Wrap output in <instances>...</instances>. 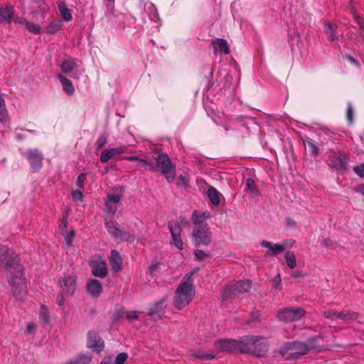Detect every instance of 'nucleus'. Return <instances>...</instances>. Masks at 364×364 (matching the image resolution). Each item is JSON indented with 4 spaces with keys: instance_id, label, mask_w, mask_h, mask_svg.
<instances>
[{
    "instance_id": "obj_47",
    "label": "nucleus",
    "mask_w": 364,
    "mask_h": 364,
    "mask_svg": "<svg viewBox=\"0 0 364 364\" xmlns=\"http://www.w3.org/2000/svg\"><path fill=\"white\" fill-rule=\"evenodd\" d=\"M72 196L73 199L76 200H82L83 198L82 193L80 190H75L73 191Z\"/></svg>"
},
{
    "instance_id": "obj_43",
    "label": "nucleus",
    "mask_w": 364,
    "mask_h": 364,
    "mask_svg": "<svg viewBox=\"0 0 364 364\" xmlns=\"http://www.w3.org/2000/svg\"><path fill=\"white\" fill-rule=\"evenodd\" d=\"M198 270V268H195L192 272H190L189 273H188L183 278V281L181 282V283H190L191 285H193V279H192V277L193 275L197 272Z\"/></svg>"
},
{
    "instance_id": "obj_42",
    "label": "nucleus",
    "mask_w": 364,
    "mask_h": 364,
    "mask_svg": "<svg viewBox=\"0 0 364 364\" xmlns=\"http://www.w3.org/2000/svg\"><path fill=\"white\" fill-rule=\"evenodd\" d=\"M39 316H40V319L42 320L44 323H48L49 315H48L47 309L44 306H41V308L40 309Z\"/></svg>"
},
{
    "instance_id": "obj_22",
    "label": "nucleus",
    "mask_w": 364,
    "mask_h": 364,
    "mask_svg": "<svg viewBox=\"0 0 364 364\" xmlns=\"http://www.w3.org/2000/svg\"><path fill=\"white\" fill-rule=\"evenodd\" d=\"M57 77L63 86V91L68 95H73L75 92V87L72 82L62 74H58Z\"/></svg>"
},
{
    "instance_id": "obj_18",
    "label": "nucleus",
    "mask_w": 364,
    "mask_h": 364,
    "mask_svg": "<svg viewBox=\"0 0 364 364\" xmlns=\"http://www.w3.org/2000/svg\"><path fill=\"white\" fill-rule=\"evenodd\" d=\"M102 287L97 279H91L87 284V291L93 297H97L101 294Z\"/></svg>"
},
{
    "instance_id": "obj_30",
    "label": "nucleus",
    "mask_w": 364,
    "mask_h": 364,
    "mask_svg": "<svg viewBox=\"0 0 364 364\" xmlns=\"http://www.w3.org/2000/svg\"><path fill=\"white\" fill-rule=\"evenodd\" d=\"M246 190L252 196L255 197L259 195V191L255 181L252 178H247L246 181Z\"/></svg>"
},
{
    "instance_id": "obj_62",
    "label": "nucleus",
    "mask_w": 364,
    "mask_h": 364,
    "mask_svg": "<svg viewBox=\"0 0 364 364\" xmlns=\"http://www.w3.org/2000/svg\"><path fill=\"white\" fill-rule=\"evenodd\" d=\"M178 179L180 181L181 183H186V178L183 176H180Z\"/></svg>"
},
{
    "instance_id": "obj_28",
    "label": "nucleus",
    "mask_w": 364,
    "mask_h": 364,
    "mask_svg": "<svg viewBox=\"0 0 364 364\" xmlns=\"http://www.w3.org/2000/svg\"><path fill=\"white\" fill-rule=\"evenodd\" d=\"M208 196L214 205L220 203V193L213 187H210L207 191Z\"/></svg>"
},
{
    "instance_id": "obj_19",
    "label": "nucleus",
    "mask_w": 364,
    "mask_h": 364,
    "mask_svg": "<svg viewBox=\"0 0 364 364\" xmlns=\"http://www.w3.org/2000/svg\"><path fill=\"white\" fill-rule=\"evenodd\" d=\"M245 338H253L255 342H254V343H252L253 345L250 344L252 346V348L255 350H259L261 346H264V351L263 353H262L261 355H257V354L255 353L252 350L242 351V353H250L257 357L263 356L266 353V352L267 350V346L262 338L255 337V336H248V337H245Z\"/></svg>"
},
{
    "instance_id": "obj_39",
    "label": "nucleus",
    "mask_w": 364,
    "mask_h": 364,
    "mask_svg": "<svg viewBox=\"0 0 364 364\" xmlns=\"http://www.w3.org/2000/svg\"><path fill=\"white\" fill-rule=\"evenodd\" d=\"M272 287L274 289L281 290L282 289V278L280 274H277L271 280Z\"/></svg>"
},
{
    "instance_id": "obj_59",
    "label": "nucleus",
    "mask_w": 364,
    "mask_h": 364,
    "mask_svg": "<svg viewBox=\"0 0 364 364\" xmlns=\"http://www.w3.org/2000/svg\"><path fill=\"white\" fill-rule=\"evenodd\" d=\"M356 191L359 192L364 196V184H362L356 188Z\"/></svg>"
},
{
    "instance_id": "obj_10",
    "label": "nucleus",
    "mask_w": 364,
    "mask_h": 364,
    "mask_svg": "<svg viewBox=\"0 0 364 364\" xmlns=\"http://www.w3.org/2000/svg\"><path fill=\"white\" fill-rule=\"evenodd\" d=\"M330 165L336 170H344L346 168L348 159V156L344 153L333 152L330 156Z\"/></svg>"
},
{
    "instance_id": "obj_9",
    "label": "nucleus",
    "mask_w": 364,
    "mask_h": 364,
    "mask_svg": "<svg viewBox=\"0 0 364 364\" xmlns=\"http://www.w3.org/2000/svg\"><path fill=\"white\" fill-rule=\"evenodd\" d=\"M92 272L94 276L105 277L107 274L106 262L100 257H95L90 262Z\"/></svg>"
},
{
    "instance_id": "obj_6",
    "label": "nucleus",
    "mask_w": 364,
    "mask_h": 364,
    "mask_svg": "<svg viewBox=\"0 0 364 364\" xmlns=\"http://www.w3.org/2000/svg\"><path fill=\"white\" fill-rule=\"evenodd\" d=\"M294 241L285 240L282 244L272 243L267 240H262L261 245L266 247L267 250L265 252L266 257L277 256L285 250L287 247H291Z\"/></svg>"
},
{
    "instance_id": "obj_29",
    "label": "nucleus",
    "mask_w": 364,
    "mask_h": 364,
    "mask_svg": "<svg viewBox=\"0 0 364 364\" xmlns=\"http://www.w3.org/2000/svg\"><path fill=\"white\" fill-rule=\"evenodd\" d=\"M58 9L63 19L66 21H70L72 19L71 11L67 7L64 2H60L58 4Z\"/></svg>"
},
{
    "instance_id": "obj_58",
    "label": "nucleus",
    "mask_w": 364,
    "mask_h": 364,
    "mask_svg": "<svg viewBox=\"0 0 364 364\" xmlns=\"http://www.w3.org/2000/svg\"><path fill=\"white\" fill-rule=\"evenodd\" d=\"M25 21H26L23 18H15L14 19V22L15 23L19 24V25H23L24 26H25Z\"/></svg>"
},
{
    "instance_id": "obj_8",
    "label": "nucleus",
    "mask_w": 364,
    "mask_h": 364,
    "mask_svg": "<svg viewBox=\"0 0 364 364\" xmlns=\"http://www.w3.org/2000/svg\"><path fill=\"white\" fill-rule=\"evenodd\" d=\"M305 315V311L301 308H289L278 312L277 316L280 321H296L300 320Z\"/></svg>"
},
{
    "instance_id": "obj_44",
    "label": "nucleus",
    "mask_w": 364,
    "mask_h": 364,
    "mask_svg": "<svg viewBox=\"0 0 364 364\" xmlns=\"http://www.w3.org/2000/svg\"><path fill=\"white\" fill-rule=\"evenodd\" d=\"M128 358V355L126 353H119L114 360V364H124Z\"/></svg>"
},
{
    "instance_id": "obj_31",
    "label": "nucleus",
    "mask_w": 364,
    "mask_h": 364,
    "mask_svg": "<svg viewBox=\"0 0 364 364\" xmlns=\"http://www.w3.org/2000/svg\"><path fill=\"white\" fill-rule=\"evenodd\" d=\"M91 357L88 355H80L79 356L68 361L65 364H89Z\"/></svg>"
},
{
    "instance_id": "obj_50",
    "label": "nucleus",
    "mask_w": 364,
    "mask_h": 364,
    "mask_svg": "<svg viewBox=\"0 0 364 364\" xmlns=\"http://www.w3.org/2000/svg\"><path fill=\"white\" fill-rule=\"evenodd\" d=\"M195 255L199 259H203L206 257H208V254H206L204 251H203L201 250H196Z\"/></svg>"
},
{
    "instance_id": "obj_21",
    "label": "nucleus",
    "mask_w": 364,
    "mask_h": 364,
    "mask_svg": "<svg viewBox=\"0 0 364 364\" xmlns=\"http://www.w3.org/2000/svg\"><path fill=\"white\" fill-rule=\"evenodd\" d=\"M213 46L215 52L223 53L228 54L230 53V48L228 41L223 38H217L213 41Z\"/></svg>"
},
{
    "instance_id": "obj_25",
    "label": "nucleus",
    "mask_w": 364,
    "mask_h": 364,
    "mask_svg": "<svg viewBox=\"0 0 364 364\" xmlns=\"http://www.w3.org/2000/svg\"><path fill=\"white\" fill-rule=\"evenodd\" d=\"M75 65L76 63L73 58L65 59L60 65L61 72L64 74H68L74 69Z\"/></svg>"
},
{
    "instance_id": "obj_23",
    "label": "nucleus",
    "mask_w": 364,
    "mask_h": 364,
    "mask_svg": "<svg viewBox=\"0 0 364 364\" xmlns=\"http://www.w3.org/2000/svg\"><path fill=\"white\" fill-rule=\"evenodd\" d=\"M336 29V25L329 22L324 23L323 31L326 34L328 38L332 41L337 38L335 33Z\"/></svg>"
},
{
    "instance_id": "obj_7",
    "label": "nucleus",
    "mask_w": 364,
    "mask_h": 364,
    "mask_svg": "<svg viewBox=\"0 0 364 364\" xmlns=\"http://www.w3.org/2000/svg\"><path fill=\"white\" fill-rule=\"evenodd\" d=\"M251 289V282L248 280L240 281L228 285L225 289L223 296L227 299L230 296H237L242 293L248 291Z\"/></svg>"
},
{
    "instance_id": "obj_27",
    "label": "nucleus",
    "mask_w": 364,
    "mask_h": 364,
    "mask_svg": "<svg viewBox=\"0 0 364 364\" xmlns=\"http://www.w3.org/2000/svg\"><path fill=\"white\" fill-rule=\"evenodd\" d=\"M120 196L118 194H110L107 196V202L105 204V211L111 213H114L115 208H112L109 203H118L120 201Z\"/></svg>"
},
{
    "instance_id": "obj_54",
    "label": "nucleus",
    "mask_w": 364,
    "mask_h": 364,
    "mask_svg": "<svg viewBox=\"0 0 364 364\" xmlns=\"http://www.w3.org/2000/svg\"><path fill=\"white\" fill-rule=\"evenodd\" d=\"M100 364H114L113 359L111 356L105 357Z\"/></svg>"
},
{
    "instance_id": "obj_35",
    "label": "nucleus",
    "mask_w": 364,
    "mask_h": 364,
    "mask_svg": "<svg viewBox=\"0 0 364 364\" xmlns=\"http://www.w3.org/2000/svg\"><path fill=\"white\" fill-rule=\"evenodd\" d=\"M305 146H308L309 151L311 156L315 157L318 155V148L313 143L311 140L307 139L304 141Z\"/></svg>"
},
{
    "instance_id": "obj_24",
    "label": "nucleus",
    "mask_w": 364,
    "mask_h": 364,
    "mask_svg": "<svg viewBox=\"0 0 364 364\" xmlns=\"http://www.w3.org/2000/svg\"><path fill=\"white\" fill-rule=\"evenodd\" d=\"M13 15V9L11 6L0 9V23H10Z\"/></svg>"
},
{
    "instance_id": "obj_17",
    "label": "nucleus",
    "mask_w": 364,
    "mask_h": 364,
    "mask_svg": "<svg viewBox=\"0 0 364 364\" xmlns=\"http://www.w3.org/2000/svg\"><path fill=\"white\" fill-rule=\"evenodd\" d=\"M166 298L163 297L159 301L153 304L149 309V314L154 318L160 317L166 307Z\"/></svg>"
},
{
    "instance_id": "obj_15",
    "label": "nucleus",
    "mask_w": 364,
    "mask_h": 364,
    "mask_svg": "<svg viewBox=\"0 0 364 364\" xmlns=\"http://www.w3.org/2000/svg\"><path fill=\"white\" fill-rule=\"evenodd\" d=\"M87 346L95 351L100 352L104 348V342L96 332L89 331L87 333Z\"/></svg>"
},
{
    "instance_id": "obj_14",
    "label": "nucleus",
    "mask_w": 364,
    "mask_h": 364,
    "mask_svg": "<svg viewBox=\"0 0 364 364\" xmlns=\"http://www.w3.org/2000/svg\"><path fill=\"white\" fill-rule=\"evenodd\" d=\"M168 229L171 234L172 242L177 248L183 249V241L181 238V227L178 223L170 222L168 223Z\"/></svg>"
},
{
    "instance_id": "obj_34",
    "label": "nucleus",
    "mask_w": 364,
    "mask_h": 364,
    "mask_svg": "<svg viewBox=\"0 0 364 364\" xmlns=\"http://www.w3.org/2000/svg\"><path fill=\"white\" fill-rule=\"evenodd\" d=\"M63 26L61 20H55L52 21L47 27L46 31L49 33H55Z\"/></svg>"
},
{
    "instance_id": "obj_4",
    "label": "nucleus",
    "mask_w": 364,
    "mask_h": 364,
    "mask_svg": "<svg viewBox=\"0 0 364 364\" xmlns=\"http://www.w3.org/2000/svg\"><path fill=\"white\" fill-rule=\"evenodd\" d=\"M195 296V289L190 283H181L173 297V305L181 309L188 305Z\"/></svg>"
},
{
    "instance_id": "obj_60",
    "label": "nucleus",
    "mask_w": 364,
    "mask_h": 364,
    "mask_svg": "<svg viewBox=\"0 0 364 364\" xmlns=\"http://www.w3.org/2000/svg\"><path fill=\"white\" fill-rule=\"evenodd\" d=\"M347 59H348V60L351 63H353V64H355V65H358V61H357L354 58H353V57H351V56H348V57H347Z\"/></svg>"
},
{
    "instance_id": "obj_56",
    "label": "nucleus",
    "mask_w": 364,
    "mask_h": 364,
    "mask_svg": "<svg viewBox=\"0 0 364 364\" xmlns=\"http://www.w3.org/2000/svg\"><path fill=\"white\" fill-rule=\"evenodd\" d=\"M105 144H106L105 138L99 139L97 141V148L98 149L102 148Z\"/></svg>"
},
{
    "instance_id": "obj_57",
    "label": "nucleus",
    "mask_w": 364,
    "mask_h": 364,
    "mask_svg": "<svg viewBox=\"0 0 364 364\" xmlns=\"http://www.w3.org/2000/svg\"><path fill=\"white\" fill-rule=\"evenodd\" d=\"M198 358H203L205 360H210L214 358V355L213 354H202L200 355H198Z\"/></svg>"
},
{
    "instance_id": "obj_63",
    "label": "nucleus",
    "mask_w": 364,
    "mask_h": 364,
    "mask_svg": "<svg viewBox=\"0 0 364 364\" xmlns=\"http://www.w3.org/2000/svg\"><path fill=\"white\" fill-rule=\"evenodd\" d=\"M129 161H137L139 162V160H140L137 156H133L127 158Z\"/></svg>"
},
{
    "instance_id": "obj_5",
    "label": "nucleus",
    "mask_w": 364,
    "mask_h": 364,
    "mask_svg": "<svg viewBox=\"0 0 364 364\" xmlns=\"http://www.w3.org/2000/svg\"><path fill=\"white\" fill-rule=\"evenodd\" d=\"M156 170L164 175L169 181L175 178V166L166 154H160L156 158Z\"/></svg>"
},
{
    "instance_id": "obj_48",
    "label": "nucleus",
    "mask_w": 364,
    "mask_h": 364,
    "mask_svg": "<svg viewBox=\"0 0 364 364\" xmlns=\"http://www.w3.org/2000/svg\"><path fill=\"white\" fill-rule=\"evenodd\" d=\"M125 317L129 321L135 320L138 318L137 313L136 311H129L125 314Z\"/></svg>"
},
{
    "instance_id": "obj_52",
    "label": "nucleus",
    "mask_w": 364,
    "mask_h": 364,
    "mask_svg": "<svg viewBox=\"0 0 364 364\" xmlns=\"http://www.w3.org/2000/svg\"><path fill=\"white\" fill-rule=\"evenodd\" d=\"M36 326L33 323H28L26 326V331L28 333H33L36 330Z\"/></svg>"
},
{
    "instance_id": "obj_12",
    "label": "nucleus",
    "mask_w": 364,
    "mask_h": 364,
    "mask_svg": "<svg viewBox=\"0 0 364 364\" xmlns=\"http://www.w3.org/2000/svg\"><path fill=\"white\" fill-rule=\"evenodd\" d=\"M26 157L33 170L38 171L42 166L43 156L38 149H31L26 153Z\"/></svg>"
},
{
    "instance_id": "obj_1",
    "label": "nucleus",
    "mask_w": 364,
    "mask_h": 364,
    "mask_svg": "<svg viewBox=\"0 0 364 364\" xmlns=\"http://www.w3.org/2000/svg\"><path fill=\"white\" fill-rule=\"evenodd\" d=\"M210 218L208 213L194 211L191 220L194 227L192 231V237L196 245H208L211 242L212 233L205 220Z\"/></svg>"
},
{
    "instance_id": "obj_49",
    "label": "nucleus",
    "mask_w": 364,
    "mask_h": 364,
    "mask_svg": "<svg viewBox=\"0 0 364 364\" xmlns=\"http://www.w3.org/2000/svg\"><path fill=\"white\" fill-rule=\"evenodd\" d=\"M323 245L332 249H335L337 245L330 239H325L323 242Z\"/></svg>"
},
{
    "instance_id": "obj_55",
    "label": "nucleus",
    "mask_w": 364,
    "mask_h": 364,
    "mask_svg": "<svg viewBox=\"0 0 364 364\" xmlns=\"http://www.w3.org/2000/svg\"><path fill=\"white\" fill-rule=\"evenodd\" d=\"M286 224L289 228H294L296 226V222L291 218H287L286 220Z\"/></svg>"
},
{
    "instance_id": "obj_64",
    "label": "nucleus",
    "mask_w": 364,
    "mask_h": 364,
    "mask_svg": "<svg viewBox=\"0 0 364 364\" xmlns=\"http://www.w3.org/2000/svg\"><path fill=\"white\" fill-rule=\"evenodd\" d=\"M17 274H18L17 277L19 278L22 276V272L20 269H18Z\"/></svg>"
},
{
    "instance_id": "obj_3",
    "label": "nucleus",
    "mask_w": 364,
    "mask_h": 364,
    "mask_svg": "<svg viewBox=\"0 0 364 364\" xmlns=\"http://www.w3.org/2000/svg\"><path fill=\"white\" fill-rule=\"evenodd\" d=\"M253 338H242L241 341L236 340H220L215 343V348L220 351L233 352L235 350L251 351L257 355H261L264 351V347L261 346L259 350L252 348L254 343Z\"/></svg>"
},
{
    "instance_id": "obj_51",
    "label": "nucleus",
    "mask_w": 364,
    "mask_h": 364,
    "mask_svg": "<svg viewBox=\"0 0 364 364\" xmlns=\"http://www.w3.org/2000/svg\"><path fill=\"white\" fill-rule=\"evenodd\" d=\"M347 118L349 122L351 124L353 122V108L350 105H348V106Z\"/></svg>"
},
{
    "instance_id": "obj_26",
    "label": "nucleus",
    "mask_w": 364,
    "mask_h": 364,
    "mask_svg": "<svg viewBox=\"0 0 364 364\" xmlns=\"http://www.w3.org/2000/svg\"><path fill=\"white\" fill-rule=\"evenodd\" d=\"M66 221H67V215H63L62 222L60 224V228H62L63 232H64V230L66 231V228H67ZM63 234L65 235V242H66L67 245H71L73 239L75 236L74 232L72 231L70 233L66 232L65 235L64 232H63Z\"/></svg>"
},
{
    "instance_id": "obj_40",
    "label": "nucleus",
    "mask_w": 364,
    "mask_h": 364,
    "mask_svg": "<svg viewBox=\"0 0 364 364\" xmlns=\"http://www.w3.org/2000/svg\"><path fill=\"white\" fill-rule=\"evenodd\" d=\"M25 28L33 33H38L41 31L39 26L29 21H25Z\"/></svg>"
},
{
    "instance_id": "obj_36",
    "label": "nucleus",
    "mask_w": 364,
    "mask_h": 364,
    "mask_svg": "<svg viewBox=\"0 0 364 364\" xmlns=\"http://www.w3.org/2000/svg\"><path fill=\"white\" fill-rule=\"evenodd\" d=\"M8 117V111L4 98L0 95V122H4Z\"/></svg>"
},
{
    "instance_id": "obj_20",
    "label": "nucleus",
    "mask_w": 364,
    "mask_h": 364,
    "mask_svg": "<svg viewBox=\"0 0 364 364\" xmlns=\"http://www.w3.org/2000/svg\"><path fill=\"white\" fill-rule=\"evenodd\" d=\"M109 259L113 271L118 272L121 269L122 259L117 251L112 250L109 257Z\"/></svg>"
},
{
    "instance_id": "obj_32",
    "label": "nucleus",
    "mask_w": 364,
    "mask_h": 364,
    "mask_svg": "<svg viewBox=\"0 0 364 364\" xmlns=\"http://www.w3.org/2000/svg\"><path fill=\"white\" fill-rule=\"evenodd\" d=\"M284 259L287 265L290 269H294L296 266V256L291 251H287L285 252Z\"/></svg>"
},
{
    "instance_id": "obj_45",
    "label": "nucleus",
    "mask_w": 364,
    "mask_h": 364,
    "mask_svg": "<svg viewBox=\"0 0 364 364\" xmlns=\"http://www.w3.org/2000/svg\"><path fill=\"white\" fill-rule=\"evenodd\" d=\"M353 171L358 176L364 178V164L355 166Z\"/></svg>"
},
{
    "instance_id": "obj_13",
    "label": "nucleus",
    "mask_w": 364,
    "mask_h": 364,
    "mask_svg": "<svg viewBox=\"0 0 364 364\" xmlns=\"http://www.w3.org/2000/svg\"><path fill=\"white\" fill-rule=\"evenodd\" d=\"M105 226L108 232L115 237H118L121 240H127V232L121 229L116 221L112 219L105 220Z\"/></svg>"
},
{
    "instance_id": "obj_46",
    "label": "nucleus",
    "mask_w": 364,
    "mask_h": 364,
    "mask_svg": "<svg viewBox=\"0 0 364 364\" xmlns=\"http://www.w3.org/2000/svg\"><path fill=\"white\" fill-rule=\"evenodd\" d=\"M86 176L85 173H81L78 176L76 181V184L79 188H83L84 182L85 181Z\"/></svg>"
},
{
    "instance_id": "obj_33",
    "label": "nucleus",
    "mask_w": 364,
    "mask_h": 364,
    "mask_svg": "<svg viewBox=\"0 0 364 364\" xmlns=\"http://www.w3.org/2000/svg\"><path fill=\"white\" fill-rule=\"evenodd\" d=\"M339 319L350 322L358 318V316L353 311H339Z\"/></svg>"
},
{
    "instance_id": "obj_2",
    "label": "nucleus",
    "mask_w": 364,
    "mask_h": 364,
    "mask_svg": "<svg viewBox=\"0 0 364 364\" xmlns=\"http://www.w3.org/2000/svg\"><path fill=\"white\" fill-rule=\"evenodd\" d=\"M321 338H323L321 334L309 339L307 343L299 341L287 343L280 348L279 353L286 360L297 359L309 350L316 349V342Z\"/></svg>"
},
{
    "instance_id": "obj_37",
    "label": "nucleus",
    "mask_w": 364,
    "mask_h": 364,
    "mask_svg": "<svg viewBox=\"0 0 364 364\" xmlns=\"http://www.w3.org/2000/svg\"><path fill=\"white\" fill-rule=\"evenodd\" d=\"M9 252V249L6 247H0V264L9 265L6 259Z\"/></svg>"
},
{
    "instance_id": "obj_53",
    "label": "nucleus",
    "mask_w": 364,
    "mask_h": 364,
    "mask_svg": "<svg viewBox=\"0 0 364 364\" xmlns=\"http://www.w3.org/2000/svg\"><path fill=\"white\" fill-rule=\"evenodd\" d=\"M56 302H57L58 306H62V305L64 304L65 299H64V296L63 295V293H60V294H58L57 298H56Z\"/></svg>"
},
{
    "instance_id": "obj_41",
    "label": "nucleus",
    "mask_w": 364,
    "mask_h": 364,
    "mask_svg": "<svg viewBox=\"0 0 364 364\" xmlns=\"http://www.w3.org/2000/svg\"><path fill=\"white\" fill-rule=\"evenodd\" d=\"M139 166H141L145 168L146 170H149L151 171L156 170V166L153 163L148 162L146 160H143V159L139 160Z\"/></svg>"
},
{
    "instance_id": "obj_61",
    "label": "nucleus",
    "mask_w": 364,
    "mask_h": 364,
    "mask_svg": "<svg viewBox=\"0 0 364 364\" xmlns=\"http://www.w3.org/2000/svg\"><path fill=\"white\" fill-rule=\"evenodd\" d=\"M302 276H303V274H302V273H301V272H293V273L291 274V277H294V278L299 277H302Z\"/></svg>"
},
{
    "instance_id": "obj_11",
    "label": "nucleus",
    "mask_w": 364,
    "mask_h": 364,
    "mask_svg": "<svg viewBox=\"0 0 364 364\" xmlns=\"http://www.w3.org/2000/svg\"><path fill=\"white\" fill-rule=\"evenodd\" d=\"M60 288L63 293L72 296L76 288V279L73 275L64 276L59 280Z\"/></svg>"
},
{
    "instance_id": "obj_38",
    "label": "nucleus",
    "mask_w": 364,
    "mask_h": 364,
    "mask_svg": "<svg viewBox=\"0 0 364 364\" xmlns=\"http://www.w3.org/2000/svg\"><path fill=\"white\" fill-rule=\"evenodd\" d=\"M323 314L326 318L331 319L332 321H336L339 319V311L335 310L324 311Z\"/></svg>"
},
{
    "instance_id": "obj_16",
    "label": "nucleus",
    "mask_w": 364,
    "mask_h": 364,
    "mask_svg": "<svg viewBox=\"0 0 364 364\" xmlns=\"http://www.w3.org/2000/svg\"><path fill=\"white\" fill-rule=\"evenodd\" d=\"M125 149L126 147L124 146L116 148L106 149L100 154V161L102 163H106L109 159L123 154Z\"/></svg>"
}]
</instances>
